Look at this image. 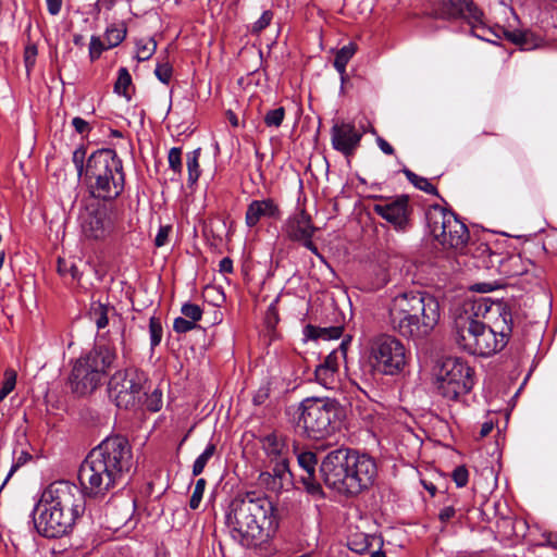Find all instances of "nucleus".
<instances>
[{"label":"nucleus","mask_w":557,"mask_h":557,"mask_svg":"<svg viewBox=\"0 0 557 557\" xmlns=\"http://www.w3.org/2000/svg\"><path fill=\"white\" fill-rule=\"evenodd\" d=\"M133 467L128 441L120 435L104 438L82 463L78 479L83 490L67 481L49 484L33 509L36 531L49 539L66 534L85 511L84 493L102 496L123 485Z\"/></svg>","instance_id":"nucleus-1"},{"label":"nucleus","mask_w":557,"mask_h":557,"mask_svg":"<svg viewBox=\"0 0 557 557\" xmlns=\"http://www.w3.org/2000/svg\"><path fill=\"white\" fill-rule=\"evenodd\" d=\"M454 329L460 348L487 357L507 345L512 333V314L504 302L486 297L468 299L454 311Z\"/></svg>","instance_id":"nucleus-2"},{"label":"nucleus","mask_w":557,"mask_h":557,"mask_svg":"<svg viewBox=\"0 0 557 557\" xmlns=\"http://www.w3.org/2000/svg\"><path fill=\"white\" fill-rule=\"evenodd\" d=\"M225 522L232 539L247 548L267 542L278 528L272 500L256 492L235 497L226 511Z\"/></svg>","instance_id":"nucleus-3"},{"label":"nucleus","mask_w":557,"mask_h":557,"mask_svg":"<svg viewBox=\"0 0 557 557\" xmlns=\"http://www.w3.org/2000/svg\"><path fill=\"white\" fill-rule=\"evenodd\" d=\"M440 317L438 300L426 293H401L394 297L389 308L393 329L412 341L425 339L437 325Z\"/></svg>","instance_id":"nucleus-4"},{"label":"nucleus","mask_w":557,"mask_h":557,"mask_svg":"<svg viewBox=\"0 0 557 557\" xmlns=\"http://www.w3.org/2000/svg\"><path fill=\"white\" fill-rule=\"evenodd\" d=\"M86 149L81 146L73 152V163L84 177L90 193L98 199L112 200L124 189L123 162L115 150L98 149L85 162Z\"/></svg>","instance_id":"nucleus-5"},{"label":"nucleus","mask_w":557,"mask_h":557,"mask_svg":"<svg viewBox=\"0 0 557 557\" xmlns=\"http://www.w3.org/2000/svg\"><path fill=\"white\" fill-rule=\"evenodd\" d=\"M117 358L116 349L107 344L95 345L72 362L69 386L78 396L95 392Z\"/></svg>","instance_id":"nucleus-6"},{"label":"nucleus","mask_w":557,"mask_h":557,"mask_svg":"<svg viewBox=\"0 0 557 557\" xmlns=\"http://www.w3.org/2000/svg\"><path fill=\"white\" fill-rule=\"evenodd\" d=\"M298 425L310 438H322L337 428L342 408L330 398H306L299 405Z\"/></svg>","instance_id":"nucleus-7"},{"label":"nucleus","mask_w":557,"mask_h":557,"mask_svg":"<svg viewBox=\"0 0 557 557\" xmlns=\"http://www.w3.org/2000/svg\"><path fill=\"white\" fill-rule=\"evenodd\" d=\"M433 384L444 398L457 400L472 389L473 369L459 358L441 359L433 367Z\"/></svg>","instance_id":"nucleus-8"},{"label":"nucleus","mask_w":557,"mask_h":557,"mask_svg":"<svg viewBox=\"0 0 557 557\" xmlns=\"http://www.w3.org/2000/svg\"><path fill=\"white\" fill-rule=\"evenodd\" d=\"M410 352L405 344L393 335L380 334L369 342L368 361L374 372L397 375L408 366Z\"/></svg>","instance_id":"nucleus-9"},{"label":"nucleus","mask_w":557,"mask_h":557,"mask_svg":"<svg viewBox=\"0 0 557 557\" xmlns=\"http://www.w3.org/2000/svg\"><path fill=\"white\" fill-rule=\"evenodd\" d=\"M265 471L260 473V481L268 483L272 479V488L282 487L283 480L289 474L290 449L288 438L280 432H271L259 437Z\"/></svg>","instance_id":"nucleus-10"},{"label":"nucleus","mask_w":557,"mask_h":557,"mask_svg":"<svg viewBox=\"0 0 557 557\" xmlns=\"http://www.w3.org/2000/svg\"><path fill=\"white\" fill-rule=\"evenodd\" d=\"M432 236L444 247L462 249L469 240V231L455 213L441 207H434L426 213Z\"/></svg>","instance_id":"nucleus-11"},{"label":"nucleus","mask_w":557,"mask_h":557,"mask_svg":"<svg viewBox=\"0 0 557 557\" xmlns=\"http://www.w3.org/2000/svg\"><path fill=\"white\" fill-rule=\"evenodd\" d=\"M146 382V374L135 368L116 371L109 381V395L119 408H135L143 401Z\"/></svg>","instance_id":"nucleus-12"},{"label":"nucleus","mask_w":557,"mask_h":557,"mask_svg":"<svg viewBox=\"0 0 557 557\" xmlns=\"http://www.w3.org/2000/svg\"><path fill=\"white\" fill-rule=\"evenodd\" d=\"M443 13L447 18H461L471 27L473 35L488 42L504 38V35L495 27H487L483 21V12L472 0H443Z\"/></svg>","instance_id":"nucleus-13"},{"label":"nucleus","mask_w":557,"mask_h":557,"mask_svg":"<svg viewBox=\"0 0 557 557\" xmlns=\"http://www.w3.org/2000/svg\"><path fill=\"white\" fill-rule=\"evenodd\" d=\"M81 235L89 242H101L113 232V220L104 203L92 200L85 203L77 218Z\"/></svg>","instance_id":"nucleus-14"},{"label":"nucleus","mask_w":557,"mask_h":557,"mask_svg":"<svg viewBox=\"0 0 557 557\" xmlns=\"http://www.w3.org/2000/svg\"><path fill=\"white\" fill-rule=\"evenodd\" d=\"M377 475L375 460L367 454L351 449L348 475L346 476L343 495L357 496L369 490Z\"/></svg>","instance_id":"nucleus-15"},{"label":"nucleus","mask_w":557,"mask_h":557,"mask_svg":"<svg viewBox=\"0 0 557 557\" xmlns=\"http://www.w3.org/2000/svg\"><path fill=\"white\" fill-rule=\"evenodd\" d=\"M351 448L341 446L330 450L321 460L320 473L324 484L343 495L348 475Z\"/></svg>","instance_id":"nucleus-16"},{"label":"nucleus","mask_w":557,"mask_h":557,"mask_svg":"<svg viewBox=\"0 0 557 557\" xmlns=\"http://www.w3.org/2000/svg\"><path fill=\"white\" fill-rule=\"evenodd\" d=\"M409 197L381 198L373 205V212L388 222L395 231L406 232L411 227Z\"/></svg>","instance_id":"nucleus-17"},{"label":"nucleus","mask_w":557,"mask_h":557,"mask_svg":"<svg viewBox=\"0 0 557 557\" xmlns=\"http://www.w3.org/2000/svg\"><path fill=\"white\" fill-rule=\"evenodd\" d=\"M348 342L343 341L338 349L332 350L314 370L315 382L326 389L339 387V361L346 356Z\"/></svg>","instance_id":"nucleus-18"},{"label":"nucleus","mask_w":557,"mask_h":557,"mask_svg":"<svg viewBox=\"0 0 557 557\" xmlns=\"http://www.w3.org/2000/svg\"><path fill=\"white\" fill-rule=\"evenodd\" d=\"M315 231L317 227L312 224L311 216L304 210L292 216L286 223V234L289 239L301 243L312 253L321 257L312 242Z\"/></svg>","instance_id":"nucleus-19"},{"label":"nucleus","mask_w":557,"mask_h":557,"mask_svg":"<svg viewBox=\"0 0 557 557\" xmlns=\"http://www.w3.org/2000/svg\"><path fill=\"white\" fill-rule=\"evenodd\" d=\"M362 133L351 123H336L331 128L332 147L346 157L352 156L360 146Z\"/></svg>","instance_id":"nucleus-20"},{"label":"nucleus","mask_w":557,"mask_h":557,"mask_svg":"<svg viewBox=\"0 0 557 557\" xmlns=\"http://www.w3.org/2000/svg\"><path fill=\"white\" fill-rule=\"evenodd\" d=\"M347 546L357 554L369 553L370 557H386L382 550L383 540L374 533L351 530L347 536Z\"/></svg>","instance_id":"nucleus-21"},{"label":"nucleus","mask_w":557,"mask_h":557,"mask_svg":"<svg viewBox=\"0 0 557 557\" xmlns=\"http://www.w3.org/2000/svg\"><path fill=\"white\" fill-rule=\"evenodd\" d=\"M280 216V207L273 199L252 200L247 207L245 222L248 227H255L262 220H276Z\"/></svg>","instance_id":"nucleus-22"},{"label":"nucleus","mask_w":557,"mask_h":557,"mask_svg":"<svg viewBox=\"0 0 557 557\" xmlns=\"http://www.w3.org/2000/svg\"><path fill=\"white\" fill-rule=\"evenodd\" d=\"M298 465L304 473L300 480L305 488L311 495L321 496L323 494L320 482L315 478V466L318 463L317 456L312 451H304L298 455Z\"/></svg>","instance_id":"nucleus-23"},{"label":"nucleus","mask_w":557,"mask_h":557,"mask_svg":"<svg viewBox=\"0 0 557 557\" xmlns=\"http://www.w3.org/2000/svg\"><path fill=\"white\" fill-rule=\"evenodd\" d=\"M498 29L506 40L519 46L522 50H532L540 46L541 38L530 30H508L504 27H498Z\"/></svg>","instance_id":"nucleus-24"},{"label":"nucleus","mask_w":557,"mask_h":557,"mask_svg":"<svg viewBox=\"0 0 557 557\" xmlns=\"http://www.w3.org/2000/svg\"><path fill=\"white\" fill-rule=\"evenodd\" d=\"M341 317V321H337L335 325L333 326H313V325H307L305 329V334L307 337L311 339H337L342 336L344 331V317L342 314H338Z\"/></svg>","instance_id":"nucleus-25"},{"label":"nucleus","mask_w":557,"mask_h":557,"mask_svg":"<svg viewBox=\"0 0 557 557\" xmlns=\"http://www.w3.org/2000/svg\"><path fill=\"white\" fill-rule=\"evenodd\" d=\"M115 314V309L113 307L101 302H92L89 309V317L95 322L98 330L107 327L110 315Z\"/></svg>","instance_id":"nucleus-26"},{"label":"nucleus","mask_w":557,"mask_h":557,"mask_svg":"<svg viewBox=\"0 0 557 557\" xmlns=\"http://www.w3.org/2000/svg\"><path fill=\"white\" fill-rule=\"evenodd\" d=\"M357 51V46L354 42H349L348 45L342 47L335 55L334 67L336 71L344 75L346 73V65L349 60L354 57Z\"/></svg>","instance_id":"nucleus-27"},{"label":"nucleus","mask_w":557,"mask_h":557,"mask_svg":"<svg viewBox=\"0 0 557 557\" xmlns=\"http://www.w3.org/2000/svg\"><path fill=\"white\" fill-rule=\"evenodd\" d=\"M403 172L408 181L418 189L423 190L430 195H437L436 187L428 178L417 175L409 169H404Z\"/></svg>","instance_id":"nucleus-28"},{"label":"nucleus","mask_w":557,"mask_h":557,"mask_svg":"<svg viewBox=\"0 0 557 557\" xmlns=\"http://www.w3.org/2000/svg\"><path fill=\"white\" fill-rule=\"evenodd\" d=\"M216 447L213 443H209L202 454H200L197 459L194 461L193 465V475L198 476L200 475L209 460L213 457L215 454Z\"/></svg>","instance_id":"nucleus-29"},{"label":"nucleus","mask_w":557,"mask_h":557,"mask_svg":"<svg viewBox=\"0 0 557 557\" xmlns=\"http://www.w3.org/2000/svg\"><path fill=\"white\" fill-rule=\"evenodd\" d=\"M199 156H200V149H196L193 152L187 154L186 166H187V171H188V184L189 185H194L200 176Z\"/></svg>","instance_id":"nucleus-30"},{"label":"nucleus","mask_w":557,"mask_h":557,"mask_svg":"<svg viewBox=\"0 0 557 557\" xmlns=\"http://www.w3.org/2000/svg\"><path fill=\"white\" fill-rule=\"evenodd\" d=\"M149 335H150V347L153 350L157 347L163 336V327L161 319L158 317H151L149 319Z\"/></svg>","instance_id":"nucleus-31"},{"label":"nucleus","mask_w":557,"mask_h":557,"mask_svg":"<svg viewBox=\"0 0 557 557\" xmlns=\"http://www.w3.org/2000/svg\"><path fill=\"white\" fill-rule=\"evenodd\" d=\"M126 29L124 27L111 26L108 27L104 34V42L107 48H114L119 46L125 38Z\"/></svg>","instance_id":"nucleus-32"},{"label":"nucleus","mask_w":557,"mask_h":557,"mask_svg":"<svg viewBox=\"0 0 557 557\" xmlns=\"http://www.w3.org/2000/svg\"><path fill=\"white\" fill-rule=\"evenodd\" d=\"M137 47V59L138 61H147L149 60L157 50V42L153 38H148L146 40H139L136 44Z\"/></svg>","instance_id":"nucleus-33"},{"label":"nucleus","mask_w":557,"mask_h":557,"mask_svg":"<svg viewBox=\"0 0 557 557\" xmlns=\"http://www.w3.org/2000/svg\"><path fill=\"white\" fill-rule=\"evenodd\" d=\"M131 84H132V77H131L128 71L125 67H121L119 70L117 79L114 84V91L117 95L129 98L128 88H129Z\"/></svg>","instance_id":"nucleus-34"},{"label":"nucleus","mask_w":557,"mask_h":557,"mask_svg":"<svg viewBox=\"0 0 557 557\" xmlns=\"http://www.w3.org/2000/svg\"><path fill=\"white\" fill-rule=\"evenodd\" d=\"M285 117V109L283 107L269 110L264 115V124L268 127H280Z\"/></svg>","instance_id":"nucleus-35"},{"label":"nucleus","mask_w":557,"mask_h":557,"mask_svg":"<svg viewBox=\"0 0 557 557\" xmlns=\"http://www.w3.org/2000/svg\"><path fill=\"white\" fill-rule=\"evenodd\" d=\"M16 385V372L12 369H8L4 372V380L0 388V401H2Z\"/></svg>","instance_id":"nucleus-36"},{"label":"nucleus","mask_w":557,"mask_h":557,"mask_svg":"<svg viewBox=\"0 0 557 557\" xmlns=\"http://www.w3.org/2000/svg\"><path fill=\"white\" fill-rule=\"evenodd\" d=\"M207 485V481L203 478H200L196 481L193 494L189 500V507L191 509H197L201 503L203 492Z\"/></svg>","instance_id":"nucleus-37"},{"label":"nucleus","mask_w":557,"mask_h":557,"mask_svg":"<svg viewBox=\"0 0 557 557\" xmlns=\"http://www.w3.org/2000/svg\"><path fill=\"white\" fill-rule=\"evenodd\" d=\"M154 74L161 83L169 84L172 78L173 67L168 61L158 62Z\"/></svg>","instance_id":"nucleus-38"},{"label":"nucleus","mask_w":557,"mask_h":557,"mask_svg":"<svg viewBox=\"0 0 557 557\" xmlns=\"http://www.w3.org/2000/svg\"><path fill=\"white\" fill-rule=\"evenodd\" d=\"M144 396H146L145 404H146V407L148 410H150L152 412H157L161 409L162 392L160 389L156 388L154 391L151 392L150 395H147L145 393Z\"/></svg>","instance_id":"nucleus-39"},{"label":"nucleus","mask_w":557,"mask_h":557,"mask_svg":"<svg viewBox=\"0 0 557 557\" xmlns=\"http://www.w3.org/2000/svg\"><path fill=\"white\" fill-rule=\"evenodd\" d=\"M169 166L175 173H181L183 169L182 164V149L178 147H173L169 151L168 156Z\"/></svg>","instance_id":"nucleus-40"},{"label":"nucleus","mask_w":557,"mask_h":557,"mask_svg":"<svg viewBox=\"0 0 557 557\" xmlns=\"http://www.w3.org/2000/svg\"><path fill=\"white\" fill-rule=\"evenodd\" d=\"M107 44L99 37L92 36L89 44V58L95 61L100 58L101 53L107 50Z\"/></svg>","instance_id":"nucleus-41"},{"label":"nucleus","mask_w":557,"mask_h":557,"mask_svg":"<svg viewBox=\"0 0 557 557\" xmlns=\"http://www.w3.org/2000/svg\"><path fill=\"white\" fill-rule=\"evenodd\" d=\"M182 313L186 319L194 321L195 323L201 320L202 310L198 305L195 304H184L182 306Z\"/></svg>","instance_id":"nucleus-42"},{"label":"nucleus","mask_w":557,"mask_h":557,"mask_svg":"<svg viewBox=\"0 0 557 557\" xmlns=\"http://www.w3.org/2000/svg\"><path fill=\"white\" fill-rule=\"evenodd\" d=\"M273 18V13L270 10H265L261 16L252 24L251 32L255 34L261 33L263 29H265Z\"/></svg>","instance_id":"nucleus-43"},{"label":"nucleus","mask_w":557,"mask_h":557,"mask_svg":"<svg viewBox=\"0 0 557 557\" xmlns=\"http://www.w3.org/2000/svg\"><path fill=\"white\" fill-rule=\"evenodd\" d=\"M38 51L37 47L33 44L27 45L24 50V63L26 72L29 74L36 63Z\"/></svg>","instance_id":"nucleus-44"},{"label":"nucleus","mask_w":557,"mask_h":557,"mask_svg":"<svg viewBox=\"0 0 557 557\" xmlns=\"http://www.w3.org/2000/svg\"><path fill=\"white\" fill-rule=\"evenodd\" d=\"M451 478L457 487H463L469 481V471L465 466H459L453 471Z\"/></svg>","instance_id":"nucleus-45"},{"label":"nucleus","mask_w":557,"mask_h":557,"mask_svg":"<svg viewBox=\"0 0 557 557\" xmlns=\"http://www.w3.org/2000/svg\"><path fill=\"white\" fill-rule=\"evenodd\" d=\"M32 459V455L27 453L26 450L22 449L20 451H14L13 457V465L11 467V470L9 472V475H11L14 471H16L20 467L24 466Z\"/></svg>","instance_id":"nucleus-46"},{"label":"nucleus","mask_w":557,"mask_h":557,"mask_svg":"<svg viewBox=\"0 0 557 557\" xmlns=\"http://www.w3.org/2000/svg\"><path fill=\"white\" fill-rule=\"evenodd\" d=\"M271 393L270 383L265 382L260 385V387L256 391L252 397V401L255 405L260 406L265 403Z\"/></svg>","instance_id":"nucleus-47"},{"label":"nucleus","mask_w":557,"mask_h":557,"mask_svg":"<svg viewBox=\"0 0 557 557\" xmlns=\"http://www.w3.org/2000/svg\"><path fill=\"white\" fill-rule=\"evenodd\" d=\"M196 327V323L189 319L178 317L173 322V330L176 333H187Z\"/></svg>","instance_id":"nucleus-48"},{"label":"nucleus","mask_w":557,"mask_h":557,"mask_svg":"<svg viewBox=\"0 0 557 557\" xmlns=\"http://www.w3.org/2000/svg\"><path fill=\"white\" fill-rule=\"evenodd\" d=\"M170 232H171V226H169V225L161 226L158 231L156 238H154V245L157 247L164 246L168 242Z\"/></svg>","instance_id":"nucleus-49"},{"label":"nucleus","mask_w":557,"mask_h":557,"mask_svg":"<svg viewBox=\"0 0 557 557\" xmlns=\"http://www.w3.org/2000/svg\"><path fill=\"white\" fill-rule=\"evenodd\" d=\"M72 125L78 134H85L90 131V126H89L88 122H86L84 119H82L79 116H75L72 120Z\"/></svg>","instance_id":"nucleus-50"},{"label":"nucleus","mask_w":557,"mask_h":557,"mask_svg":"<svg viewBox=\"0 0 557 557\" xmlns=\"http://www.w3.org/2000/svg\"><path fill=\"white\" fill-rule=\"evenodd\" d=\"M456 510L453 506H446L441 509L438 513V518L442 522H448L450 519L455 517Z\"/></svg>","instance_id":"nucleus-51"},{"label":"nucleus","mask_w":557,"mask_h":557,"mask_svg":"<svg viewBox=\"0 0 557 557\" xmlns=\"http://www.w3.org/2000/svg\"><path fill=\"white\" fill-rule=\"evenodd\" d=\"M48 12L51 15H57L60 13L62 8V0H46Z\"/></svg>","instance_id":"nucleus-52"},{"label":"nucleus","mask_w":557,"mask_h":557,"mask_svg":"<svg viewBox=\"0 0 557 557\" xmlns=\"http://www.w3.org/2000/svg\"><path fill=\"white\" fill-rule=\"evenodd\" d=\"M376 144H377L379 148L382 150V152H384L385 154H388V156L394 154V148L384 138L377 137Z\"/></svg>","instance_id":"nucleus-53"},{"label":"nucleus","mask_w":557,"mask_h":557,"mask_svg":"<svg viewBox=\"0 0 557 557\" xmlns=\"http://www.w3.org/2000/svg\"><path fill=\"white\" fill-rule=\"evenodd\" d=\"M220 271L222 273H232L233 272V261L228 257L223 258L220 261Z\"/></svg>","instance_id":"nucleus-54"},{"label":"nucleus","mask_w":557,"mask_h":557,"mask_svg":"<svg viewBox=\"0 0 557 557\" xmlns=\"http://www.w3.org/2000/svg\"><path fill=\"white\" fill-rule=\"evenodd\" d=\"M493 428H494V423H493L492 421H490V422H484V423L482 424V426H481V431H480V435H481V437H485V436H487V435L492 432Z\"/></svg>","instance_id":"nucleus-55"},{"label":"nucleus","mask_w":557,"mask_h":557,"mask_svg":"<svg viewBox=\"0 0 557 557\" xmlns=\"http://www.w3.org/2000/svg\"><path fill=\"white\" fill-rule=\"evenodd\" d=\"M70 273H71V276L74 278V280H78L79 278V272H78V269L76 265H71L70 268Z\"/></svg>","instance_id":"nucleus-56"},{"label":"nucleus","mask_w":557,"mask_h":557,"mask_svg":"<svg viewBox=\"0 0 557 557\" xmlns=\"http://www.w3.org/2000/svg\"><path fill=\"white\" fill-rule=\"evenodd\" d=\"M547 541L549 545L557 548V535H550Z\"/></svg>","instance_id":"nucleus-57"},{"label":"nucleus","mask_w":557,"mask_h":557,"mask_svg":"<svg viewBox=\"0 0 557 557\" xmlns=\"http://www.w3.org/2000/svg\"><path fill=\"white\" fill-rule=\"evenodd\" d=\"M3 261H4V252L1 251L0 252V269L2 268Z\"/></svg>","instance_id":"nucleus-58"},{"label":"nucleus","mask_w":557,"mask_h":557,"mask_svg":"<svg viewBox=\"0 0 557 557\" xmlns=\"http://www.w3.org/2000/svg\"><path fill=\"white\" fill-rule=\"evenodd\" d=\"M231 122H232V124H233L234 126H237V120H236V117H235V116H233V117L231 119Z\"/></svg>","instance_id":"nucleus-59"},{"label":"nucleus","mask_w":557,"mask_h":557,"mask_svg":"<svg viewBox=\"0 0 557 557\" xmlns=\"http://www.w3.org/2000/svg\"><path fill=\"white\" fill-rule=\"evenodd\" d=\"M426 490H429L432 494H434V492H435V487L434 486H426Z\"/></svg>","instance_id":"nucleus-60"},{"label":"nucleus","mask_w":557,"mask_h":557,"mask_svg":"<svg viewBox=\"0 0 557 557\" xmlns=\"http://www.w3.org/2000/svg\"><path fill=\"white\" fill-rule=\"evenodd\" d=\"M426 490H429L432 494H434V492H435V487L434 486H426Z\"/></svg>","instance_id":"nucleus-61"},{"label":"nucleus","mask_w":557,"mask_h":557,"mask_svg":"<svg viewBox=\"0 0 557 557\" xmlns=\"http://www.w3.org/2000/svg\"><path fill=\"white\" fill-rule=\"evenodd\" d=\"M426 490H429L432 494H434V492H435V487L434 486H426Z\"/></svg>","instance_id":"nucleus-62"},{"label":"nucleus","mask_w":557,"mask_h":557,"mask_svg":"<svg viewBox=\"0 0 557 557\" xmlns=\"http://www.w3.org/2000/svg\"><path fill=\"white\" fill-rule=\"evenodd\" d=\"M59 272L64 273V267H61V262H59Z\"/></svg>","instance_id":"nucleus-63"},{"label":"nucleus","mask_w":557,"mask_h":557,"mask_svg":"<svg viewBox=\"0 0 557 557\" xmlns=\"http://www.w3.org/2000/svg\"><path fill=\"white\" fill-rule=\"evenodd\" d=\"M59 272L64 273V267H61V262H59Z\"/></svg>","instance_id":"nucleus-64"}]
</instances>
